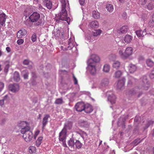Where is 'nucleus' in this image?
<instances>
[{
    "instance_id": "nucleus-1",
    "label": "nucleus",
    "mask_w": 154,
    "mask_h": 154,
    "mask_svg": "<svg viewBox=\"0 0 154 154\" xmlns=\"http://www.w3.org/2000/svg\"><path fill=\"white\" fill-rule=\"evenodd\" d=\"M62 4V9L60 14L57 17L59 20L66 21L68 24H69L70 19L69 17H67V14L66 9L67 3L68 2V0H61Z\"/></svg>"
},
{
    "instance_id": "nucleus-2",
    "label": "nucleus",
    "mask_w": 154,
    "mask_h": 154,
    "mask_svg": "<svg viewBox=\"0 0 154 154\" xmlns=\"http://www.w3.org/2000/svg\"><path fill=\"white\" fill-rule=\"evenodd\" d=\"M40 15L37 12L33 13L29 17V20L32 22H35L34 25L35 26H41L44 23V20L40 19Z\"/></svg>"
},
{
    "instance_id": "nucleus-3",
    "label": "nucleus",
    "mask_w": 154,
    "mask_h": 154,
    "mask_svg": "<svg viewBox=\"0 0 154 154\" xmlns=\"http://www.w3.org/2000/svg\"><path fill=\"white\" fill-rule=\"evenodd\" d=\"M29 125V123L26 121H19L17 123L16 128L17 129H20L21 133H24L25 132V131L26 130L27 128H30Z\"/></svg>"
},
{
    "instance_id": "nucleus-4",
    "label": "nucleus",
    "mask_w": 154,
    "mask_h": 154,
    "mask_svg": "<svg viewBox=\"0 0 154 154\" xmlns=\"http://www.w3.org/2000/svg\"><path fill=\"white\" fill-rule=\"evenodd\" d=\"M68 145L71 147H74L75 146L78 149L81 148L82 146V143L78 140H75L73 138H70L68 142Z\"/></svg>"
},
{
    "instance_id": "nucleus-5",
    "label": "nucleus",
    "mask_w": 154,
    "mask_h": 154,
    "mask_svg": "<svg viewBox=\"0 0 154 154\" xmlns=\"http://www.w3.org/2000/svg\"><path fill=\"white\" fill-rule=\"evenodd\" d=\"M30 128L27 129L25 131L24 133H21L23 134V137L25 140L26 142H29L32 139L33 137V134L32 131L30 130Z\"/></svg>"
},
{
    "instance_id": "nucleus-6",
    "label": "nucleus",
    "mask_w": 154,
    "mask_h": 154,
    "mask_svg": "<svg viewBox=\"0 0 154 154\" xmlns=\"http://www.w3.org/2000/svg\"><path fill=\"white\" fill-rule=\"evenodd\" d=\"M9 90L13 93L18 91L19 89V86L17 84H10L8 86Z\"/></svg>"
},
{
    "instance_id": "nucleus-7",
    "label": "nucleus",
    "mask_w": 154,
    "mask_h": 154,
    "mask_svg": "<svg viewBox=\"0 0 154 154\" xmlns=\"http://www.w3.org/2000/svg\"><path fill=\"white\" fill-rule=\"evenodd\" d=\"M85 104L82 102L77 103L75 105V108L76 110L78 112H82L85 109Z\"/></svg>"
},
{
    "instance_id": "nucleus-8",
    "label": "nucleus",
    "mask_w": 154,
    "mask_h": 154,
    "mask_svg": "<svg viewBox=\"0 0 154 154\" xmlns=\"http://www.w3.org/2000/svg\"><path fill=\"white\" fill-rule=\"evenodd\" d=\"M100 60L99 57L97 55L93 54L91 55V58L88 60V63H94L99 62Z\"/></svg>"
},
{
    "instance_id": "nucleus-9",
    "label": "nucleus",
    "mask_w": 154,
    "mask_h": 154,
    "mask_svg": "<svg viewBox=\"0 0 154 154\" xmlns=\"http://www.w3.org/2000/svg\"><path fill=\"white\" fill-rule=\"evenodd\" d=\"M27 31L26 30L23 28H22L18 31L17 34V37L18 38H21L23 36L26 35Z\"/></svg>"
},
{
    "instance_id": "nucleus-10",
    "label": "nucleus",
    "mask_w": 154,
    "mask_h": 154,
    "mask_svg": "<svg viewBox=\"0 0 154 154\" xmlns=\"http://www.w3.org/2000/svg\"><path fill=\"white\" fill-rule=\"evenodd\" d=\"M128 118V116H123L119 118L118 122V125H122L123 128H125V122Z\"/></svg>"
},
{
    "instance_id": "nucleus-11",
    "label": "nucleus",
    "mask_w": 154,
    "mask_h": 154,
    "mask_svg": "<svg viewBox=\"0 0 154 154\" xmlns=\"http://www.w3.org/2000/svg\"><path fill=\"white\" fill-rule=\"evenodd\" d=\"M72 126V124L71 122H68L65 123L64 125V127L62 130L63 131L67 133V129L70 130L71 129Z\"/></svg>"
},
{
    "instance_id": "nucleus-12",
    "label": "nucleus",
    "mask_w": 154,
    "mask_h": 154,
    "mask_svg": "<svg viewBox=\"0 0 154 154\" xmlns=\"http://www.w3.org/2000/svg\"><path fill=\"white\" fill-rule=\"evenodd\" d=\"M79 125L81 127L84 128H88L90 124L87 121L82 120H80L78 122Z\"/></svg>"
},
{
    "instance_id": "nucleus-13",
    "label": "nucleus",
    "mask_w": 154,
    "mask_h": 154,
    "mask_svg": "<svg viewBox=\"0 0 154 154\" xmlns=\"http://www.w3.org/2000/svg\"><path fill=\"white\" fill-rule=\"evenodd\" d=\"M133 52V50L132 48L128 47L126 48L124 52V56L125 58H127L132 55Z\"/></svg>"
},
{
    "instance_id": "nucleus-14",
    "label": "nucleus",
    "mask_w": 154,
    "mask_h": 154,
    "mask_svg": "<svg viewBox=\"0 0 154 154\" xmlns=\"http://www.w3.org/2000/svg\"><path fill=\"white\" fill-rule=\"evenodd\" d=\"M43 5L48 9H51L52 6V2L50 0H42Z\"/></svg>"
},
{
    "instance_id": "nucleus-15",
    "label": "nucleus",
    "mask_w": 154,
    "mask_h": 154,
    "mask_svg": "<svg viewBox=\"0 0 154 154\" xmlns=\"http://www.w3.org/2000/svg\"><path fill=\"white\" fill-rule=\"evenodd\" d=\"M66 132H64L62 130L60 132L59 139L60 141H66Z\"/></svg>"
},
{
    "instance_id": "nucleus-16",
    "label": "nucleus",
    "mask_w": 154,
    "mask_h": 154,
    "mask_svg": "<svg viewBox=\"0 0 154 154\" xmlns=\"http://www.w3.org/2000/svg\"><path fill=\"white\" fill-rule=\"evenodd\" d=\"M50 117V116L48 114L45 115L42 119V128L44 129L45 127L48 122V119Z\"/></svg>"
},
{
    "instance_id": "nucleus-17",
    "label": "nucleus",
    "mask_w": 154,
    "mask_h": 154,
    "mask_svg": "<svg viewBox=\"0 0 154 154\" xmlns=\"http://www.w3.org/2000/svg\"><path fill=\"white\" fill-rule=\"evenodd\" d=\"M147 27L150 28H152L154 26V13L151 16V18L148 20L147 23Z\"/></svg>"
},
{
    "instance_id": "nucleus-18",
    "label": "nucleus",
    "mask_w": 154,
    "mask_h": 154,
    "mask_svg": "<svg viewBox=\"0 0 154 154\" xmlns=\"http://www.w3.org/2000/svg\"><path fill=\"white\" fill-rule=\"evenodd\" d=\"M142 82L144 85L143 86L144 89L146 90H147L149 86V83L147 80L146 76H144L143 77Z\"/></svg>"
},
{
    "instance_id": "nucleus-19",
    "label": "nucleus",
    "mask_w": 154,
    "mask_h": 154,
    "mask_svg": "<svg viewBox=\"0 0 154 154\" xmlns=\"http://www.w3.org/2000/svg\"><path fill=\"white\" fill-rule=\"evenodd\" d=\"M129 71L131 73H133L137 70V67L136 65L132 63L130 64L128 67Z\"/></svg>"
},
{
    "instance_id": "nucleus-20",
    "label": "nucleus",
    "mask_w": 154,
    "mask_h": 154,
    "mask_svg": "<svg viewBox=\"0 0 154 154\" xmlns=\"http://www.w3.org/2000/svg\"><path fill=\"white\" fill-rule=\"evenodd\" d=\"M7 16L4 13H1L0 14V23L2 26L5 24Z\"/></svg>"
},
{
    "instance_id": "nucleus-21",
    "label": "nucleus",
    "mask_w": 154,
    "mask_h": 154,
    "mask_svg": "<svg viewBox=\"0 0 154 154\" xmlns=\"http://www.w3.org/2000/svg\"><path fill=\"white\" fill-rule=\"evenodd\" d=\"M84 110L86 113H89L93 111V109L91 105L89 104H87L85 105V109H84Z\"/></svg>"
},
{
    "instance_id": "nucleus-22",
    "label": "nucleus",
    "mask_w": 154,
    "mask_h": 154,
    "mask_svg": "<svg viewBox=\"0 0 154 154\" xmlns=\"http://www.w3.org/2000/svg\"><path fill=\"white\" fill-rule=\"evenodd\" d=\"M88 63V65L90 67V72L92 74H94L96 72V69L95 67V65L94 63Z\"/></svg>"
},
{
    "instance_id": "nucleus-23",
    "label": "nucleus",
    "mask_w": 154,
    "mask_h": 154,
    "mask_svg": "<svg viewBox=\"0 0 154 154\" xmlns=\"http://www.w3.org/2000/svg\"><path fill=\"white\" fill-rule=\"evenodd\" d=\"M125 82V79L123 78L122 79L119 80L117 84V88L120 89L122 88L124 85Z\"/></svg>"
},
{
    "instance_id": "nucleus-24",
    "label": "nucleus",
    "mask_w": 154,
    "mask_h": 154,
    "mask_svg": "<svg viewBox=\"0 0 154 154\" xmlns=\"http://www.w3.org/2000/svg\"><path fill=\"white\" fill-rule=\"evenodd\" d=\"M108 99L110 101L111 103L113 104L115 103L116 97L114 94H111L108 95Z\"/></svg>"
},
{
    "instance_id": "nucleus-25",
    "label": "nucleus",
    "mask_w": 154,
    "mask_h": 154,
    "mask_svg": "<svg viewBox=\"0 0 154 154\" xmlns=\"http://www.w3.org/2000/svg\"><path fill=\"white\" fill-rule=\"evenodd\" d=\"M109 83V81L107 79H103L101 82L100 88H102L107 86Z\"/></svg>"
},
{
    "instance_id": "nucleus-26",
    "label": "nucleus",
    "mask_w": 154,
    "mask_h": 154,
    "mask_svg": "<svg viewBox=\"0 0 154 154\" xmlns=\"http://www.w3.org/2000/svg\"><path fill=\"white\" fill-rule=\"evenodd\" d=\"M9 100V97L7 95H6L4 96L3 98L0 100V106H2L5 103H6L8 102Z\"/></svg>"
},
{
    "instance_id": "nucleus-27",
    "label": "nucleus",
    "mask_w": 154,
    "mask_h": 154,
    "mask_svg": "<svg viewBox=\"0 0 154 154\" xmlns=\"http://www.w3.org/2000/svg\"><path fill=\"white\" fill-rule=\"evenodd\" d=\"M137 79L131 76H128V86H131L136 82Z\"/></svg>"
},
{
    "instance_id": "nucleus-28",
    "label": "nucleus",
    "mask_w": 154,
    "mask_h": 154,
    "mask_svg": "<svg viewBox=\"0 0 154 154\" xmlns=\"http://www.w3.org/2000/svg\"><path fill=\"white\" fill-rule=\"evenodd\" d=\"M13 78L14 80L17 82H19L20 79L19 73L17 71L14 72V74Z\"/></svg>"
},
{
    "instance_id": "nucleus-29",
    "label": "nucleus",
    "mask_w": 154,
    "mask_h": 154,
    "mask_svg": "<svg viewBox=\"0 0 154 154\" xmlns=\"http://www.w3.org/2000/svg\"><path fill=\"white\" fill-rule=\"evenodd\" d=\"M89 25L91 28H96L98 27L99 24L97 21L95 20L91 22Z\"/></svg>"
},
{
    "instance_id": "nucleus-30",
    "label": "nucleus",
    "mask_w": 154,
    "mask_h": 154,
    "mask_svg": "<svg viewBox=\"0 0 154 154\" xmlns=\"http://www.w3.org/2000/svg\"><path fill=\"white\" fill-rule=\"evenodd\" d=\"M132 37L131 35H127L124 37V40L127 43H129L132 40Z\"/></svg>"
},
{
    "instance_id": "nucleus-31",
    "label": "nucleus",
    "mask_w": 154,
    "mask_h": 154,
    "mask_svg": "<svg viewBox=\"0 0 154 154\" xmlns=\"http://www.w3.org/2000/svg\"><path fill=\"white\" fill-rule=\"evenodd\" d=\"M135 32L136 35L138 37H143L146 34V33L145 32L143 31V30L141 29L137 30Z\"/></svg>"
},
{
    "instance_id": "nucleus-32",
    "label": "nucleus",
    "mask_w": 154,
    "mask_h": 154,
    "mask_svg": "<svg viewBox=\"0 0 154 154\" xmlns=\"http://www.w3.org/2000/svg\"><path fill=\"white\" fill-rule=\"evenodd\" d=\"M106 8L107 10L110 13H112L114 10L113 6L110 4H108L106 5Z\"/></svg>"
},
{
    "instance_id": "nucleus-33",
    "label": "nucleus",
    "mask_w": 154,
    "mask_h": 154,
    "mask_svg": "<svg viewBox=\"0 0 154 154\" xmlns=\"http://www.w3.org/2000/svg\"><path fill=\"white\" fill-rule=\"evenodd\" d=\"M92 16L96 19L99 18L100 17V13L97 11H94L92 12Z\"/></svg>"
},
{
    "instance_id": "nucleus-34",
    "label": "nucleus",
    "mask_w": 154,
    "mask_h": 154,
    "mask_svg": "<svg viewBox=\"0 0 154 154\" xmlns=\"http://www.w3.org/2000/svg\"><path fill=\"white\" fill-rule=\"evenodd\" d=\"M72 40L70 38L69 40V41L68 42V45L69 46H68L67 48H65V50H67V48L69 50H70L73 47V46L72 41Z\"/></svg>"
},
{
    "instance_id": "nucleus-35",
    "label": "nucleus",
    "mask_w": 154,
    "mask_h": 154,
    "mask_svg": "<svg viewBox=\"0 0 154 154\" xmlns=\"http://www.w3.org/2000/svg\"><path fill=\"white\" fill-rule=\"evenodd\" d=\"M146 64L148 66L151 67L153 66L154 63L151 59H148L146 60Z\"/></svg>"
},
{
    "instance_id": "nucleus-36",
    "label": "nucleus",
    "mask_w": 154,
    "mask_h": 154,
    "mask_svg": "<svg viewBox=\"0 0 154 154\" xmlns=\"http://www.w3.org/2000/svg\"><path fill=\"white\" fill-rule=\"evenodd\" d=\"M120 62L118 61H114L112 64V66L113 68L118 69L120 67Z\"/></svg>"
},
{
    "instance_id": "nucleus-37",
    "label": "nucleus",
    "mask_w": 154,
    "mask_h": 154,
    "mask_svg": "<svg viewBox=\"0 0 154 154\" xmlns=\"http://www.w3.org/2000/svg\"><path fill=\"white\" fill-rule=\"evenodd\" d=\"M10 62L8 60L6 61L5 63V71L6 72L8 71V69L9 67Z\"/></svg>"
},
{
    "instance_id": "nucleus-38",
    "label": "nucleus",
    "mask_w": 154,
    "mask_h": 154,
    "mask_svg": "<svg viewBox=\"0 0 154 154\" xmlns=\"http://www.w3.org/2000/svg\"><path fill=\"white\" fill-rule=\"evenodd\" d=\"M43 137H39L36 141L35 144L38 147L41 144V141L42 140Z\"/></svg>"
},
{
    "instance_id": "nucleus-39",
    "label": "nucleus",
    "mask_w": 154,
    "mask_h": 154,
    "mask_svg": "<svg viewBox=\"0 0 154 154\" xmlns=\"http://www.w3.org/2000/svg\"><path fill=\"white\" fill-rule=\"evenodd\" d=\"M110 70V66L108 64H106L104 65L103 69V71L106 72H108Z\"/></svg>"
},
{
    "instance_id": "nucleus-40",
    "label": "nucleus",
    "mask_w": 154,
    "mask_h": 154,
    "mask_svg": "<svg viewBox=\"0 0 154 154\" xmlns=\"http://www.w3.org/2000/svg\"><path fill=\"white\" fill-rule=\"evenodd\" d=\"M128 31V26H123L120 29V32L122 33H125Z\"/></svg>"
},
{
    "instance_id": "nucleus-41",
    "label": "nucleus",
    "mask_w": 154,
    "mask_h": 154,
    "mask_svg": "<svg viewBox=\"0 0 154 154\" xmlns=\"http://www.w3.org/2000/svg\"><path fill=\"white\" fill-rule=\"evenodd\" d=\"M122 73L120 70L116 71L114 74V77L116 78H119L122 75Z\"/></svg>"
},
{
    "instance_id": "nucleus-42",
    "label": "nucleus",
    "mask_w": 154,
    "mask_h": 154,
    "mask_svg": "<svg viewBox=\"0 0 154 154\" xmlns=\"http://www.w3.org/2000/svg\"><path fill=\"white\" fill-rule=\"evenodd\" d=\"M60 31L59 30H56L54 32V35L56 39L58 38L60 36Z\"/></svg>"
},
{
    "instance_id": "nucleus-43",
    "label": "nucleus",
    "mask_w": 154,
    "mask_h": 154,
    "mask_svg": "<svg viewBox=\"0 0 154 154\" xmlns=\"http://www.w3.org/2000/svg\"><path fill=\"white\" fill-rule=\"evenodd\" d=\"M29 152L31 153H35L36 152V148L35 146H31L29 148Z\"/></svg>"
},
{
    "instance_id": "nucleus-44",
    "label": "nucleus",
    "mask_w": 154,
    "mask_h": 154,
    "mask_svg": "<svg viewBox=\"0 0 154 154\" xmlns=\"http://www.w3.org/2000/svg\"><path fill=\"white\" fill-rule=\"evenodd\" d=\"M63 103V100L62 98H58L57 99L55 102L54 103L57 104H61Z\"/></svg>"
},
{
    "instance_id": "nucleus-45",
    "label": "nucleus",
    "mask_w": 154,
    "mask_h": 154,
    "mask_svg": "<svg viewBox=\"0 0 154 154\" xmlns=\"http://www.w3.org/2000/svg\"><path fill=\"white\" fill-rule=\"evenodd\" d=\"M30 82V84L32 85H35L37 84V82H36L35 79L31 78Z\"/></svg>"
},
{
    "instance_id": "nucleus-46",
    "label": "nucleus",
    "mask_w": 154,
    "mask_h": 154,
    "mask_svg": "<svg viewBox=\"0 0 154 154\" xmlns=\"http://www.w3.org/2000/svg\"><path fill=\"white\" fill-rule=\"evenodd\" d=\"M101 30L98 29L97 30L96 32H93V35L95 36H97L98 35H99L101 33Z\"/></svg>"
},
{
    "instance_id": "nucleus-47",
    "label": "nucleus",
    "mask_w": 154,
    "mask_h": 154,
    "mask_svg": "<svg viewBox=\"0 0 154 154\" xmlns=\"http://www.w3.org/2000/svg\"><path fill=\"white\" fill-rule=\"evenodd\" d=\"M154 8V6L152 3H149L147 6V8L149 10H152Z\"/></svg>"
},
{
    "instance_id": "nucleus-48",
    "label": "nucleus",
    "mask_w": 154,
    "mask_h": 154,
    "mask_svg": "<svg viewBox=\"0 0 154 154\" xmlns=\"http://www.w3.org/2000/svg\"><path fill=\"white\" fill-rule=\"evenodd\" d=\"M37 38L36 35L35 33H34L31 37V40L33 42H35L36 41Z\"/></svg>"
},
{
    "instance_id": "nucleus-49",
    "label": "nucleus",
    "mask_w": 154,
    "mask_h": 154,
    "mask_svg": "<svg viewBox=\"0 0 154 154\" xmlns=\"http://www.w3.org/2000/svg\"><path fill=\"white\" fill-rule=\"evenodd\" d=\"M147 0H139V4L141 5H145Z\"/></svg>"
},
{
    "instance_id": "nucleus-50",
    "label": "nucleus",
    "mask_w": 154,
    "mask_h": 154,
    "mask_svg": "<svg viewBox=\"0 0 154 154\" xmlns=\"http://www.w3.org/2000/svg\"><path fill=\"white\" fill-rule=\"evenodd\" d=\"M82 138L84 140L85 139H86L87 137V134L86 132L84 131H83L82 132Z\"/></svg>"
},
{
    "instance_id": "nucleus-51",
    "label": "nucleus",
    "mask_w": 154,
    "mask_h": 154,
    "mask_svg": "<svg viewBox=\"0 0 154 154\" xmlns=\"http://www.w3.org/2000/svg\"><path fill=\"white\" fill-rule=\"evenodd\" d=\"M24 40L23 39H20L17 41V43L19 45H20L22 44Z\"/></svg>"
},
{
    "instance_id": "nucleus-52",
    "label": "nucleus",
    "mask_w": 154,
    "mask_h": 154,
    "mask_svg": "<svg viewBox=\"0 0 154 154\" xmlns=\"http://www.w3.org/2000/svg\"><path fill=\"white\" fill-rule=\"evenodd\" d=\"M153 123V122L151 120H149L147 121L146 125V128H147L148 127H149L150 125L152 124Z\"/></svg>"
},
{
    "instance_id": "nucleus-53",
    "label": "nucleus",
    "mask_w": 154,
    "mask_h": 154,
    "mask_svg": "<svg viewBox=\"0 0 154 154\" xmlns=\"http://www.w3.org/2000/svg\"><path fill=\"white\" fill-rule=\"evenodd\" d=\"M4 86V83L2 82H0V92H1L3 89Z\"/></svg>"
},
{
    "instance_id": "nucleus-54",
    "label": "nucleus",
    "mask_w": 154,
    "mask_h": 154,
    "mask_svg": "<svg viewBox=\"0 0 154 154\" xmlns=\"http://www.w3.org/2000/svg\"><path fill=\"white\" fill-rule=\"evenodd\" d=\"M73 81L74 82V84L75 85H77L78 84V80L76 78L75 76L73 74Z\"/></svg>"
},
{
    "instance_id": "nucleus-55",
    "label": "nucleus",
    "mask_w": 154,
    "mask_h": 154,
    "mask_svg": "<svg viewBox=\"0 0 154 154\" xmlns=\"http://www.w3.org/2000/svg\"><path fill=\"white\" fill-rule=\"evenodd\" d=\"M29 60L25 59L23 62V64L26 65H27L29 64Z\"/></svg>"
},
{
    "instance_id": "nucleus-56",
    "label": "nucleus",
    "mask_w": 154,
    "mask_h": 154,
    "mask_svg": "<svg viewBox=\"0 0 154 154\" xmlns=\"http://www.w3.org/2000/svg\"><path fill=\"white\" fill-rule=\"evenodd\" d=\"M119 55L123 58H125V56H124V53H123L122 50H119Z\"/></svg>"
},
{
    "instance_id": "nucleus-57",
    "label": "nucleus",
    "mask_w": 154,
    "mask_h": 154,
    "mask_svg": "<svg viewBox=\"0 0 154 154\" xmlns=\"http://www.w3.org/2000/svg\"><path fill=\"white\" fill-rule=\"evenodd\" d=\"M149 77L151 79H153L154 78V69L151 73L149 75Z\"/></svg>"
},
{
    "instance_id": "nucleus-58",
    "label": "nucleus",
    "mask_w": 154,
    "mask_h": 154,
    "mask_svg": "<svg viewBox=\"0 0 154 154\" xmlns=\"http://www.w3.org/2000/svg\"><path fill=\"white\" fill-rule=\"evenodd\" d=\"M6 119L5 118H3L0 121V124L1 125L4 124L6 122Z\"/></svg>"
},
{
    "instance_id": "nucleus-59",
    "label": "nucleus",
    "mask_w": 154,
    "mask_h": 154,
    "mask_svg": "<svg viewBox=\"0 0 154 154\" xmlns=\"http://www.w3.org/2000/svg\"><path fill=\"white\" fill-rule=\"evenodd\" d=\"M135 91H134V90L133 89L132 90H130V91L128 92V94L130 95H133L135 94Z\"/></svg>"
},
{
    "instance_id": "nucleus-60",
    "label": "nucleus",
    "mask_w": 154,
    "mask_h": 154,
    "mask_svg": "<svg viewBox=\"0 0 154 154\" xmlns=\"http://www.w3.org/2000/svg\"><path fill=\"white\" fill-rule=\"evenodd\" d=\"M29 74V73L28 72H26L23 74V76L24 79H28Z\"/></svg>"
},
{
    "instance_id": "nucleus-61",
    "label": "nucleus",
    "mask_w": 154,
    "mask_h": 154,
    "mask_svg": "<svg viewBox=\"0 0 154 154\" xmlns=\"http://www.w3.org/2000/svg\"><path fill=\"white\" fill-rule=\"evenodd\" d=\"M79 2L81 5H83L85 2V0H79Z\"/></svg>"
},
{
    "instance_id": "nucleus-62",
    "label": "nucleus",
    "mask_w": 154,
    "mask_h": 154,
    "mask_svg": "<svg viewBox=\"0 0 154 154\" xmlns=\"http://www.w3.org/2000/svg\"><path fill=\"white\" fill-rule=\"evenodd\" d=\"M32 78L35 79L36 77V75L35 74V73L33 72H32Z\"/></svg>"
},
{
    "instance_id": "nucleus-63",
    "label": "nucleus",
    "mask_w": 154,
    "mask_h": 154,
    "mask_svg": "<svg viewBox=\"0 0 154 154\" xmlns=\"http://www.w3.org/2000/svg\"><path fill=\"white\" fill-rule=\"evenodd\" d=\"M38 8L40 10H45V9L42 7V6L40 4H39L38 5Z\"/></svg>"
},
{
    "instance_id": "nucleus-64",
    "label": "nucleus",
    "mask_w": 154,
    "mask_h": 154,
    "mask_svg": "<svg viewBox=\"0 0 154 154\" xmlns=\"http://www.w3.org/2000/svg\"><path fill=\"white\" fill-rule=\"evenodd\" d=\"M140 118L139 116H136L134 119V121L135 122H138V120Z\"/></svg>"
}]
</instances>
